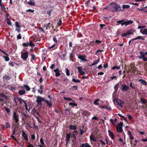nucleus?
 I'll return each mask as SVG.
<instances>
[{
  "mask_svg": "<svg viewBox=\"0 0 147 147\" xmlns=\"http://www.w3.org/2000/svg\"><path fill=\"white\" fill-rule=\"evenodd\" d=\"M109 5L112 6V8H114V9H112L111 10V11L113 12H117L123 11V9H122L120 6L116 2H111L110 3Z\"/></svg>",
  "mask_w": 147,
  "mask_h": 147,
  "instance_id": "obj_1",
  "label": "nucleus"
},
{
  "mask_svg": "<svg viewBox=\"0 0 147 147\" xmlns=\"http://www.w3.org/2000/svg\"><path fill=\"white\" fill-rule=\"evenodd\" d=\"M133 21L131 20L125 21V20H119L117 21V23L121 24V26H123V25H125L126 26H127L129 24H132L133 23Z\"/></svg>",
  "mask_w": 147,
  "mask_h": 147,
  "instance_id": "obj_2",
  "label": "nucleus"
},
{
  "mask_svg": "<svg viewBox=\"0 0 147 147\" xmlns=\"http://www.w3.org/2000/svg\"><path fill=\"white\" fill-rule=\"evenodd\" d=\"M123 125V122H120L118 124L116 127V129L118 133H121L123 131L122 127Z\"/></svg>",
  "mask_w": 147,
  "mask_h": 147,
  "instance_id": "obj_3",
  "label": "nucleus"
},
{
  "mask_svg": "<svg viewBox=\"0 0 147 147\" xmlns=\"http://www.w3.org/2000/svg\"><path fill=\"white\" fill-rule=\"evenodd\" d=\"M28 57V52H22L21 53V58L22 60H26Z\"/></svg>",
  "mask_w": 147,
  "mask_h": 147,
  "instance_id": "obj_4",
  "label": "nucleus"
},
{
  "mask_svg": "<svg viewBox=\"0 0 147 147\" xmlns=\"http://www.w3.org/2000/svg\"><path fill=\"white\" fill-rule=\"evenodd\" d=\"M22 45L24 47H28L29 46L31 47L32 48L34 47L35 46V44L32 43V41H30V42H27L26 43H23Z\"/></svg>",
  "mask_w": 147,
  "mask_h": 147,
  "instance_id": "obj_5",
  "label": "nucleus"
},
{
  "mask_svg": "<svg viewBox=\"0 0 147 147\" xmlns=\"http://www.w3.org/2000/svg\"><path fill=\"white\" fill-rule=\"evenodd\" d=\"M13 120H15V122L16 123H18V122L19 121V119L18 118L19 115H18V114H17L15 111L13 112Z\"/></svg>",
  "mask_w": 147,
  "mask_h": 147,
  "instance_id": "obj_6",
  "label": "nucleus"
},
{
  "mask_svg": "<svg viewBox=\"0 0 147 147\" xmlns=\"http://www.w3.org/2000/svg\"><path fill=\"white\" fill-rule=\"evenodd\" d=\"M37 100H36V102H37V105L41 106V102L42 101H44V100H45V98L38 96L37 97Z\"/></svg>",
  "mask_w": 147,
  "mask_h": 147,
  "instance_id": "obj_7",
  "label": "nucleus"
},
{
  "mask_svg": "<svg viewBox=\"0 0 147 147\" xmlns=\"http://www.w3.org/2000/svg\"><path fill=\"white\" fill-rule=\"evenodd\" d=\"M140 54L141 56H139V58L142 59L143 60L144 62L147 61V57H145V53L142 51L140 52Z\"/></svg>",
  "mask_w": 147,
  "mask_h": 147,
  "instance_id": "obj_8",
  "label": "nucleus"
},
{
  "mask_svg": "<svg viewBox=\"0 0 147 147\" xmlns=\"http://www.w3.org/2000/svg\"><path fill=\"white\" fill-rule=\"evenodd\" d=\"M134 31L133 29H130L129 30L127 31L126 33H125L123 34H122L121 35V36L122 37H126V36L127 35H128L130 34H133V33L132 32Z\"/></svg>",
  "mask_w": 147,
  "mask_h": 147,
  "instance_id": "obj_9",
  "label": "nucleus"
},
{
  "mask_svg": "<svg viewBox=\"0 0 147 147\" xmlns=\"http://www.w3.org/2000/svg\"><path fill=\"white\" fill-rule=\"evenodd\" d=\"M86 57V56L85 55H79L78 57V58L80 59L83 62L84 61L87 62L88 61V60L85 59Z\"/></svg>",
  "mask_w": 147,
  "mask_h": 147,
  "instance_id": "obj_10",
  "label": "nucleus"
},
{
  "mask_svg": "<svg viewBox=\"0 0 147 147\" xmlns=\"http://www.w3.org/2000/svg\"><path fill=\"white\" fill-rule=\"evenodd\" d=\"M117 102L119 106L122 108L124 103V102L119 99H117Z\"/></svg>",
  "mask_w": 147,
  "mask_h": 147,
  "instance_id": "obj_11",
  "label": "nucleus"
},
{
  "mask_svg": "<svg viewBox=\"0 0 147 147\" xmlns=\"http://www.w3.org/2000/svg\"><path fill=\"white\" fill-rule=\"evenodd\" d=\"M82 67H77V68L78 69V71L79 73L82 75H84L85 74V72H84L82 69Z\"/></svg>",
  "mask_w": 147,
  "mask_h": 147,
  "instance_id": "obj_12",
  "label": "nucleus"
},
{
  "mask_svg": "<svg viewBox=\"0 0 147 147\" xmlns=\"http://www.w3.org/2000/svg\"><path fill=\"white\" fill-rule=\"evenodd\" d=\"M71 133H69V134H66L65 140L66 142H67V143H68L70 141V139L71 137Z\"/></svg>",
  "mask_w": 147,
  "mask_h": 147,
  "instance_id": "obj_13",
  "label": "nucleus"
},
{
  "mask_svg": "<svg viewBox=\"0 0 147 147\" xmlns=\"http://www.w3.org/2000/svg\"><path fill=\"white\" fill-rule=\"evenodd\" d=\"M138 81L140 82L142 85L146 86L147 85V82L144 80L142 79H139Z\"/></svg>",
  "mask_w": 147,
  "mask_h": 147,
  "instance_id": "obj_14",
  "label": "nucleus"
},
{
  "mask_svg": "<svg viewBox=\"0 0 147 147\" xmlns=\"http://www.w3.org/2000/svg\"><path fill=\"white\" fill-rule=\"evenodd\" d=\"M22 135L23 137L24 138V140H25L27 142H28V136L24 132L23 130H22Z\"/></svg>",
  "mask_w": 147,
  "mask_h": 147,
  "instance_id": "obj_15",
  "label": "nucleus"
},
{
  "mask_svg": "<svg viewBox=\"0 0 147 147\" xmlns=\"http://www.w3.org/2000/svg\"><path fill=\"white\" fill-rule=\"evenodd\" d=\"M121 87H122L121 88L122 90L124 91H127L129 88V87L127 86L124 84H122Z\"/></svg>",
  "mask_w": 147,
  "mask_h": 147,
  "instance_id": "obj_16",
  "label": "nucleus"
},
{
  "mask_svg": "<svg viewBox=\"0 0 147 147\" xmlns=\"http://www.w3.org/2000/svg\"><path fill=\"white\" fill-rule=\"evenodd\" d=\"M108 133H109V135L110 136L111 138L113 140L114 139L115 136L114 134L109 130H108Z\"/></svg>",
  "mask_w": 147,
  "mask_h": 147,
  "instance_id": "obj_17",
  "label": "nucleus"
},
{
  "mask_svg": "<svg viewBox=\"0 0 147 147\" xmlns=\"http://www.w3.org/2000/svg\"><path fill=\"white\" fill-rule=\"evenodd\" d=\"M53 71L55 73V76L56 77H58L61 75V74L59 73L60 71L59 69L57 68L56 69H54Z\"/></svg>",
  "mask_w": 147,
  "mask_h": 147,
  "instance_id": "obj_18",
  "label": "nucleus"
},
{
  "mask_svg": "<svg viewBox=\"0 0 147 147\" xmlns=\"http://www.w3.org/2000/svg\"><path fill=\"white\" fill-rule=\"evenodd\" d=\"M24 87L25 88L26 90L27 91H29L30 90V88L29 86L25 84H24L23 86H21L20 87L21 88H23Z\"/></svg>",
  "mask_w": 147,
  "mask_h": 147,
  "instance_id": "obj_19",
  "label": "nucleus"
},
{
  "mask_svg": "<svg viewBox=\"0 0 147 147\" xmlns=\"http://www.w3.org/2000/svg\"><path fill=\"white\" fill-rule=\"evenodd\" d=\"M140 32L143 34L147 35V28L141 29Z\"/></svg>",
  "mask_w": 147,
  "mask_h": 147,
  "instance_id": "obj_20",
  "label": "nucleus"
},
{
  "mask_svg": "<svg viewBox=\"0 0 147 147\" xmlns=\"http://www.w3.org/2000/svg\"><path fill=\"white\" fill-rule=\"evenodd\" d=\"M40 89H38V93L42 94L43 92V90L44 89V87L42 85H41L40 87Z\"/></svg>",
  "mask_w": 147,
  "mask_h": 147,
  "instance_id": "obj_21",
  "label": "nucleus"
},
{
  "mask_svg": "<svg viewBox=\"0 0 147 147\" xmlns=\"http://www.w3.org/2000/svg\"><path fill=\"white\" fill-rule=\"evenodd\" d=\"M140 102L141 103H142V104H146L147 103V100L145 98L142 97H140Z\"/></svg>",
  "mask_w": 147,
  "mask_h": 147,
  "instance_id": "obj_22",
  "label": "nucleus"
},
{
  "mask_svg": "<svg viewBox=\"0 0 147 147\" xmlns=\"http://www.w3.org/2000/svg\"><path fill=\"white\" fill-rule=\"evenodd\" d=\"M137 69V67L135 66H131V69L130 70V71L134 74Z\"/></svg>",
  "mask_w": 147,
  "mask_h": 147,
  "instance_id": "obj_23",
  "label": "nucleus"
},
{
  "mask_svg": "<svg viewBox=\"0 0 147 147\" xmlns=\"http://www.w3.org/2000/svg\"><path fill=\"white\" fill-rule=\"evenodd\" d=\"M74 54L73 53H69V59L70 61H74L73 59V57H74Z\"/></svg>",
  "mask_w": 147,
  "mask_h": 147,
  "instance_id": "obj_24",
  "label": "nucleus"
},
{
  "mask_svg": "<svg viewBox=\"0 0 147 147\" xmlns=\"http://www.w3.org/2000/svg\"><path fill=\"white\" fill-rule=\"evenodd\" d=\"M28 4L32 6H34L35 5V2L34 0H30L28 2Z\"/></svg>",
  "mask_w": 147,
  "mask_h": 147,
  "instance_id": "obj_25",
  "label": "nucleus"
},
{
  "mask_svg": "<svg viewBox=\"0 0 147 147\" xmlns=\"http://www.w3.org/2000/svg\"><path fill=\"white\" fill-rule=\"evenodd\" d=\"M51 23L50 22L46 24H44L43 25V27L44 28H46V29L47 30L48 28L49 27L50 28Z\"/></svg>",
  "mask_w": 147,
  "mask_h": 147,
  "instance_id": "obj_26",
  "label": "nucleus"
},
{
  "mask_svg": "<svg viewBox=\"0 0 147 147\" xmlns=\"http://www.w3.org/2000/svg\"><path fill=\"white\" fill-rule=\"evenodd\" d=\"M90 140L92 141L96 142L97 140L95 138L94 135L93 134L91 135L90 136Z\"/></svg>",
  "mask_w": 147,
  "mask_h": 147,
  "instance_id": "obj_27",
  "label": "nucleus"
},
{
  "mask_svg": "<svg viewBox=\"0 0 147 147\" xmlns=\"http://www.w3.org/2000/svg\"><path fill=\"white\" fill-rule=\"evenodd\" d=\"M44 102H45L47 104V105L49 107H51L52 105L53 104L51 102H49V101L47 100H44Z\"/></svg>",
  "mask_w": 147,
  "mask_h": 147,
  "instance_id": "obj_28",
  "label": "nucleus"
},
{
  "mask_svg": "<svg viewBox=\"0 0 147 147\" xmlns=\"http://www.w3.org/2000/svg\"><path fill=\"white\" fill-rule=\"evenodd\" d=\"M142 36H138L136 38H134L133 39H132L131 40H136L138 39H140L142 40H144L145 39L144 38H142Z\"/></svg>",
  "mask_w": 147,
  "mask_h": 147,
  "instance_id": "obj_29",
  "label": "nucleus"
},
{
  "mask_svg": "<svg viewBox=\"0 0 147 147\" xmlns=\"http://www.w3.org/2000/svg\"><path fill=\"white\" fill-rule=\"evenodd\" d=\"M69 128L70 129L76 130L77 129L76 126L74 125H70L69 126Z\"/></svg>",
  "mask_w": 147,
  "mask_h": 147,
  "instance_id": "obj_30",
  "label": "nucleus"
},
{
  "mask_svg": "<svg viewBox=\"0 0 147 147\" xmlns=\"http://www.w3.org/2000/svg\"><path fill=\"white\" fill-rule=\"evenodd\" d=\"M53 9H54L51 8V9L47 11L46 13L48 15L49 17L51 16V13L53 11Z\"/></svg>",
  "mask_w": 147,
  "mask_h": 147,
  "instance_id": "obj_31",
  "label": "nucleus"
},
{
  "mask_svg": "<svg viewBox=\"0 0 147 147\" xmlns=\"http://www.w3.org/2000/svg\"><path fill=\"white\" fill-rule=\"evenodd\" d=\"M84 114L86 116H89L90 114V113L88 111L85 110L83 111Z\"/></svg>",
  "mask_w": 147,
  "mask_h": 147,
  "instance_id": "obj_32",
  "label": "nucleus"
},
{
  "mask_svg": "<svg viewBox=\"0 0 147 147\" xmlns=\"http://www.w3.org/2000/svg\"><path fill=\"white\" fill-rule=\"evenodd\" d=\"M26 92V91L24 90H20L18 91V93L20 95H22Z\"/></svg>",
  "mask_w": 147,
  "mask_h": 147,
  "instance_id": "obj_33",
  "label": "nucleus"
},
{
  "mask_svg": "<svg viewBox=\"0 0 147 147\" xmlns=\"http://www.w3.org/2000/svg\"><path fill=\"white\" fill-rule=\"evenodd\" d=\"M70 109L69 108L66 109L65 111V115H69L70 113Z\"/></svg>",
  "mask_w": 147,
  "mask_h": 147,
  "instance_id": "obj_34",
  "label": "nucleus"
},
{
  "mask_svg": "<svg viewBox=\"0 0 147 147\" xmlns=\"http://www.w3.org/2000/svg\"><path fill=\"white\" fill-rule=\"evenodd\" d=\"M101 108L107 109L109 110H111V107H109L107 106H101Z\"/></svg>",
  "mask_w": 147,
  "mask_h": 147,
  "instance_id": "obj_35",
  "label": "nucleus"
},
{
  "mask_svg": "<svg viewBox=\"0 0 147 147\" xmlns=\"http://www.w3.org/2000/svg\"><path fill=\"white\" fill-rule=\"evenodd\" d=\"M9 55L6 56H3V57L5 59V61H9Z\"/></svg>",
  "mask_w": 147,
  "mask_h": 147,
  "instance_id": "obj_36",
  "label": "nucleus"
},
{
  "mask_svg": "<svg viewBox=\"0 0 147 147\" xmlns=\"http://www.w3.org/2000/svg\"><path fill=\"white\" fill-rule=\"evenodd\" d=\"M6 124H4L6 128H10V124L9 122H6Z\"/></svg>",
  "mask_w": 147,
  "mask_h": 147,
  "instance_id": "obj_37",
  "label": "nucleus"
},
{
  "mask_svg": "<svg viewBox=\"0 0 147 147\" xmlns=\"http://www.w3.org/2000/svg\"><path fill=\"white\" fill-rule=\"evenodd\" d=\"M3 79L5 80H8L10 79V77L7 75H5L3 76Z\"/></svg>",
  "mask_w": 147,
  "mask_h": 147,
  "instance_id": "obj_38",
  "label": "nucleus"
},
{
  "mask_svg": "<svg viewBox=\"0 0 147 147\" xmlns=\"http://www.w3.org/2000/svg\"><path fill=\"white\" fill-rule=\"evenodd\" d=\"M129 86L131 87L133 89H135L136 88H135V85L134 84H133L131 82H130V83Z\"/></svg>",
  "mask_w": 147,
  "mask_h": 147,
  "instance_id": "obj_39",
  "label": "nucleus"
},
{
  "mask_svg": "<svg viewBox=\"0 0 147 147\" xmlns=\"http://www.w3.org/2000/svg\"><path fill=\"white\" fill-rule=\"evenodd\" d=\"M99 60H100V58H99L98 59V60L97 61H94L93 63L92 64V65H95L97 64L99 62Z\"/></svg>",
  "mask_w": 147,
  "mask_h": 147,
  "instance_id": "obj_40",
  "label": "nucleus"
},
{
  "mask_svg": "<svg viewBox=\"0 0 147 147\" xmlns=\"http://www.w3.org/2000/svg\"><path fill=\"white\" fill-rule=\"evenodd\" d=\"M7 24L9 25V26H12V24L10 20L7 17Z\"/></svg>",
  "mask_w": 147,
  "mask_h": 147,
  "instance_id": "obj_41",
  "label": "nucleus"
},
{
  "mask_svg": "<svg viewBox=\"0 0 147 147\" xmlns=\"http://www.w3.org/2000/svg\"><path fill=\"white\" fill-rule=\"evenodd\" d=\"M128 135H129L130 138L131 140H132L134 139V137L132 135L131 132L130 131H128Z\"/></svg>",
  "mask_w": 147,
  "mask_h": 147,
  "instance_id": "obj_42",
  "label": "nucleus"
},
{
  "mask_svg": "<svg viewBox=\"0 0 147 147\" xmlns=\"http://www.w3.org/2000/svg\"><path fill=\"white\" fill-rule=\"evenodd\" d=\"M123 10L125 9H128L129 8L130 6L129 5H122Z\"/></svg>",
  "mask_w": 147,
  "mask_h": 147,
  "instance_id": "obj_43",
  "label": "nucleus"
},
{
  "mask_svg": "<svg viewBox=\"0 0 147 147\" xmlns=\"http://www.w3.org/2000/svg\"><path fill=\"white\" fill-rule=\"evenodd\" d=\"M18 99L20 104H22V102H26V100H24L20 98H18Z\"/></svg>",
  "mask_w": 147,
  "mask_h": 147,
  "instance_id": "obj_44",
  "label": "nucleus"
},
{
  "mask_svg": "<svg viewBox=\"0 0 147 147\" xmlns=\"http://www.w3.org/2000/svg\"><path fill=\"white\" fill-rule=\"evenodd\" d=\"M72 81L75 83H80V80L79 79L76 80L74 78H73L72 80Z\"/></svg>",
  "mask_w": 147,
  "mask_h": 147,
  "instance_id": "obj_45",
  "label": "nucleus"
},
{
  "mask_svg": "<svg viewBox=\"0 0 147 147\" xmlns=\"http://www.w3.org/2000/svg\"><path fill=\"white\" fill-rule=\"evenodd\" d=\"M5 109L6 111L7 112V113L9 115V113L10 112V109H9V108L6 107Z\"/></svg>",
  "mask_w": 147,
  "mask_h": 147,
  "instance_id": "obj_46",
  "label": "nucleus"
},
{
  "mask_svg": "<svg viewBox=\"0 0 147 147\" xmlns=\"http://www.w3.org/2000/svg\"><path fill=\"white\" fill-rule=\"evenodd\" d=\"M65 70L66 75L68 76H69L70 75V72L69 70L67 68H65Z\"/></svg>",
  "mask_w": 147,
  "mask_h": 147,
  "instance_id": "obj_47",
  "label": "nucleus"
},
{
  "mask_svg": "<svg viewBox=\"0 0 147 147\" xmlns=\"http://www.w3.org/2000/svg\"><path fill=\"white\" fill-rule=\"evenodd\" d=\"M120 65H119L118 66H115L113 67L112 68V69H120Z\"/></svg>",
  "mask_w": 147,
  "mask_h": 147,
  "instance_id": "obj_48",
  "label": "nucleus"
},
{
  "mask_svg": "<svg viewBox=\"0 0 147 147\" xmlns=\"http://www.w3.org/2000/svg\"><path fill=\"white\" fill-rule=\"evenodd\" d=\"M99 100V99H97L96 100H95L94 102V104L96 105H99V104L98 102Z\"/></svg>",
  "mask_w": 147,
  "mask_h": 147,
  "instance_id": "obj_49",
  "label": "nucleus"
},
{
  "mask_svg": "<svg viewBox=\"0 0 147 147\" xmlns=\"http://www.w3.org/2000/svg\"><path fill=\"white\" fill-rule=\"evenodd\" d=\"M78 88L77 86H73L71 87V89L72 90H77Z\"/></svg>",
  "mask_w": 147,
  "mask_h": 147,
  "instance_id": "obj_50",
  "label": "nucleus"
},
{
  "mask_svg": "<svg viewBox=\"0 0 147 147\" xmlns=\"http://www.w3.org/2000/svg\"><path fill=\"white\" fill-rule=\"evenodd\" d=\"M53 41L55 42V44H56L57 42V38L56 36H54L53 37Z\"/></svg>",
  "mask_w": 147,
  "mask_h": 147,
  "instance_id": "obj_51",
  "label": "nucleus"
},
{
  "mask_svg": "<svg viewBox=\"0 0 147 147\" xmlns=\"http://www.w3.org/2000/svg\"><path fill=\"white\" fill-rule=\"evenodd\" d=\"M30 56L31 57V58L32 60L34 61L35 60V55L34 54H30Z\"/></svg>",
  "mask_w": 147,
  "mask_h": 147,
  "instance_id": "obj_52",
  "label": "nucleus"
},
{
  "mask_svg": "<svg viewBox=\"0 0 147 147\" xmlns=\"http://www.w3.org/2000/svg\"><path fill=\"white\" fill-rule=\"evenodd\" d=\"M40 142L41 144L42 145H45V144L44 142L43 139L42 138H41L40 140Z\"/></svg>",
  "mask_w": 147,
  "mask_h": 147,
  "instance_id": "obj_53",
  "label": "nucleus"
},
{
  "mask_svg": "<svg viewBox=\"0 0 147 147\" xmlns=\"http://www.w3.org/2000/svg\"><path fill=\"white\" fill-rule=\"evenodd\" d=\"M95 43L97 44H99L102 42V41L99 40H96L95 41H94Z\"/></svg>",
  "mask_w": 147,
  "mask_h": 147,
  "instance_id": "obj_54",
  "label": "nucleus"
},
{
  "mask_svg": "<svg viewBox=\"0 0 147 147\" xmlns=\"http://www.w3.org/2000/svg\"><path fill=\"white\" fill-rule=\"evenodd\" d=\"M80 134L81 136L83 135L84 132L85 133L86 132V131H84V130H82L81 129H80Z\"/></svg>",
  "mask_w": 147,
  "mask_h": 147,
  "instance_id": "obj_55",
  "label": "nucleus"
},
{
  "mask_svg": "<svg viewBox=\"0 0 147 147\" xmlns=\"http://www.w3.org/2000/svg\"><path fill=\"white\" fill-rule=\"evenodd\" d=\"M9 65L10 66H11L13 67L14 66V64L15 63L14 62H13L11 61H10L9 63Z\"/></svg>",
  "mask_w": 147,
  "mask_h": 147,
  "instance_id": "obj_56",
  "label": "nucleus"
},
{
  "mask_svg": "<svg viewBox=\"0 0 147 147\" xmlns=\"http://www.w3.org/2000/svg\"><path fill=\"white\" fill-rule=\"evenodd\" d=\"M11 138H13L17 142L18 144L19 143L18 140L15 138L14 136L13 135L11 136Z\"/></svg>",
  "mask_w": 147,
  "mask_h": 147,
  "instance_id": "obj_57",
  "label": "nucleus"
},
{
  "mask_svg": "<svg viewBox=\"0 0 147 147\" xmlns=\"http://www.w3.org/2000/svg\"><path fill=\"white\" fill-rule=\"evenodd\" d=\"M62 24V21L61 19L59 20V21L58 22L57 24L58 26H61V25Z\"/></svg>",
  "mask_w": 147,
  "mask_h": 147,
  "instance_id": "obj_58",
  "label": "nucleus"
},
{
  "mask_svg": "<svg viewBox=\"0 0 147 147\" xmlns=\"http://www.w3.org/2000/svg\"><path fill=\"white\" fill-rule=\"evenodd\" d=\"M94 41H91L90 42L89 45L91 46H92L95 44Z\"/></svg>",
  "mask_w": 147,
  "mask_h": 147,
  "instance_id": "obj_59",
  "label": "nucleus"
},
{
  "mask_svg": "<svg viewBox=\"0 0 147 147\" xmlns=\"http://www.w3.org/2000/svg\"><path fill=\"white\" fill-rule=\"evenodd\" d=\"M56 45V44H54L53 45H52L51 46L49 47L48 48V49H50L52 48H54Z\"/></svg>",
  "mask_w": 147,
  "mask_h": 147,
  "instance_id": "obj_60",
  "label": "nucleus"
},
{
  "mask_svg": "<svg viewBox=\"0 0 147 147\" xmlns=\"http://www.w3.org/2000/svg\"><path fill=\"white\" fill-rule=\"evenodd\" d=\"M0 96L3 98H5L6 99L7 98V96L3 93L1 94H0Z\"/></svg>",
  "mask_w": 147,
  "mask_h": 147,
  "instance_id": "obj_61",
  "label": "nucleus"
},
{
  "mask_svg": "<svg viewBox=\"0 0 147 147\" xmlns=\"http://www.w3.org/2000/svg\"><path fill=\"white\" fill-rule=\"evenodd\" d=\"M63 98L64 100H69V101H71L72 100V99H71V98H67L66 97H63Z\"/></svg>",
  "mask_w": 147,
  "mask_h": 147,
  "instance_id": "obj_62",
  "label": "nucleus"
},
{
  "mask_svg": "<svg viewBox=\"0 0 147 147\" xmlns=\"http://www.w3.org/2000/svg\"><path fill=\"white\" fill-rule=\"evenodd\" d=\"M15 25L16 27H18V28H20L21 27V26H20L18 23V22H15Z\"/></svg>",
  "mask_w": 147,
  "mask_h": 147,
  "instance_id": "obj_63",
  "label": "nucleus"
},
{
  "mask_svg": "<svg viewBox=\"0 0 147 147\" xmlns=\"http://www.w3.org/2000/svg\"><path fill=\"white\" fill-rule=\"evenodd\" d=\"M85 145L84 147H91V146L88 143L84 144Z\"/></svg>",
  "mask_w": 147,
  "mask_h": 147,
  "instance_id": "obj_64",
  "label": "nucleus"
}]
</instances>
